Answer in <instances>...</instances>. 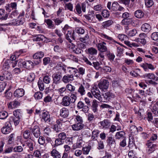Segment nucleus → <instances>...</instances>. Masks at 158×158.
<instances>
[{"label": "nucleus", "instance_id": "obj_1", "mask_svg": "<svg viewBox=\"0 0 158 158\" xmlns=\"http://www.w3.org/2000/svg\"><path fill=\"white\" fill-rule=\"evenodd\" d=\"M87 3H88V2L86 1L82 3L81 5L79 3H77L75 6L74 10L75 13L79 16H81L82 14L81 9L83 12H85Z\"/></svg>", "mask_w": 158, "mask_h": 158}, {"label": "nucleus", "instance_id": "obj_2", "mask_svg": "<svg viewBox=\"0 0 158 158\" xmlns=\"http://www.w3.org/2000/svg\"><path fill=\"white\" fill-rule=\"evenodd\" d=\"M25 22V19L23 17H18L16 19H13L11 22L6 24L7 26H17L23 25Z\"/></svg>", "mask_w": 158, "mask_h": 158}, {"label": "nucleus", "instance_id": "obj_3", "mask_svg": "<svg viewBox=\"0 0 158 158\" xmlns=\"http://www.w3.org/2000/svg\"><path fill=\"white\" fill-rule=\"evenodd\" d=\"M90 85L89 83L86 82H83L82 84L79 85L78 89V92L81 96H82L85 94V89H88Z\"/></svg>", "mask_w": 158, "mask_h": 158}, {"label": "nucleus", "instance_id": "obj_4", "mask_svg": "<svg viewBox=\"0 0 158 158\" xmlns=\"http://www.w3.org/2000/svg\"><path fill=\"white\" fill-rule=\"evenodd\" d=\"M85 18L89 22L94 23L96 21L95 14L93 10L89 11L88 14L84 15Z\"/></svg>", "mask_w": 158, "mask_h": 158}, {"label": "nucleus", "instance_id": "obj_5", "mask_svg": "<svg viewBox=\"0 0 158 158\" xmlns=\"http://www.w3.org/2000/svg\"><path fill=\"white\" fill-rule=\"evenodd\" d=\"M102 96V101L103 102H107L112 99L114 98L115 97V95L113 93L110 92H107L103 94Z\"/></svg>", "mask_w": 158, "mask_h": 158}, {"label": "nucleus", "instance_id": "obj_6", "mask_svg": "<svg viewBox=\"0 0 158 158\" xmlns=\"http://www.w3.org/2000/svg\"><path fill=\"white\" fill-rule=\"evenodd\" d=\"M109 82L108 81L102 79L98 84L99 88L102 91H106L108 88Z\"/></svg>", "mask_w": 158, "mask_h": 158}, {"label": "nucleus", "instance_id": "obj_7", "mask_svg": "<svg viewBox=\"0 0 158 158\" xmlns=\"http://www.w3.org/2000/svg\"><path fill=\"white\" fill-rule=\"evenodd\" d=\"M97 52V50L93 47L89 48L86 50V53L89 55V58L90 60H92L95 58L94 56L96 55Z\"/></svg>", "mask_w": 158, "mask_h": 158}, {"label": "nucleus", "instance_id": "obj_8", "mask_svg": "<svg viewBox=\"0 0 158 158\" xmlns=\"http://www.w3.org/2000/svg\"><path fill=\"white\" fill-rule=\"evenodd\" d=\"M106 43L103 41H99L96 44V46L99 51L101 52H106L108 51Z\"/></svg>", "mask_w": 158, "mask_h": 158}, {"label": "nucleus", "instance_id": "obj_9", "mask_svg": "<svg viewBox=\"0 0 158 158\" xmlns=\"http://www.w3.org/2000/svg\"><path fill=\"white\" fill-rule=\"evenodd\" d=\"M52 77L53 84H55L56 85L58 84L61 82V79L62 77V74L58 72L55 73L52 75Z\"/></svg>", "mask_w": 158, "mask_h": 158}, {"label": "nucleus", "instance_id": "obj_10", "mask_svg": "<svg viewBox=\"0 0 158 158\" xmlns=\"http://www.w3.org/2000/svg\"><path fill=\"white\" fill-rule=\"evenodd\" d=\"M2 132L5 134H7L11 131V126L10 122H7L1 129Z\"/></svg>", "mask_w": 158, "mask_h": 158}, {"label": "nucleus", "instance_id": "obj_11", "mask_svg": "<svg viewBox=\"0 0 158 158\" xmlns=\"http://www.w3.org/2000/svg\"><path fill=\"white\" fill-rule=\"evenodd\" d=\"M146 145L148 147L146 151L148 154H150L153 152L155 150L156 148L157 147L156 144H153L150 142V140L148 141Z\"/></svg>", "mask_w": 158, "mask_h": 158}, {"label": "nucleus", "instance_id": "obj_12", "mask_svg": "<svg viewBox=\"0 0 158 158\" xmlns=\"http://www.w3.org/2000/svg\"><path fill=\"white\" fill-rule=\"evenodd\" d=\"M30 130L35 137L38 138L40 136V131L39 126H35L33 128H30Z\"/></svg>", "mask_w": 158, "mask_h": 158}, {"label": "nucleus", "instance_id": "obj_13", "mask_svg": "<svg viewBox=\"0 0 158 158\" xmlns=\"http://www.w3.org/2000/svg\"><path fill=\"white\" fill-rule=\"evenodd\" d=\"M42 118L45 122L49 123L50 124H52L53 121L50 117V115L47 111L43 112L42 114Z\"/></svg>", "mask_w": 158, "mask_h": 158}, {"label": "nucleus", "instance_id": "obj_14", "mask_svg": "<svg viewBox=\"0 0 158 158\" xmlns=\"http://www.w3.org/2000/svg\"><path fill=\"white\" fill-rule=\"evenodd\" d=\"M25 90L22 88H18L16 89L14 93V96L17 98L22 97L25 94Z\"/></svg>", "mask_w": 158, "mask_h": 158}, {"label": "nucleus", "instance_id": "obj_15", "mask_svg": "<svg viewBox=\"0 0 158 158\" xmlns=\"http://www.w3.org/2000/svg\"><path fill=\"white\" fill-rule=\"evenodd\" d=\"M65 38L69 43H71L72 41L71 39L75 40L74 33V32L73 31V32H72L71 30H68L67 33L65 35Z\"/></svg>", "mask_w": 158, "mask_h": 158}, {"label": "nucleus", "instance_id": "obj_16", "mask_svg": "<svg viewBox=\"0 0 158 158\" xmlns=\"http://www.w3.org/2000/svg\"><path fill=\"white\" fill-rule=\"evenodd\" d=\"M74 80V75L73 74H67L63 76L62 81L65 83H68Z\"/></svg>", "mask_w": 158, "mask_h": 158}, {"label": "nucleus", "instance_id": "obj_17", "mask_svg": "<svg viewBox=\"0 0 158 158\" xmlns=\"http://www.w3.org/2000/svg\"><path fill=\"white\" fill-rule=\"evenodd\" d=\"M100 124V127L102 128L107 129L109 128L111 125V123L108 119H104L99 123Z\"/></svg>", "mask_w": 158, "mask_h": 158}, {"label": "nucleus", "instance_id": "obj_18", "mask_svg": "<svg viewBox=\"0 0 158 158\" xmlns=\"http://www.w3.org/2000/svg\"><path fill=\"white\" fill-rule=\"evenodd\" d=\"M98 34L102 38L111 41L112 44H113L114 43H116L119 44H120V43L113 39L112 37L109 36L104 33L101 32H98Z\"/></svg>", "mask_w": 158, "mask_h": 158}, {"label": "nucleus", "instance_id": "obj_19", "mask_svg": "<svg viewBox=\"0 0 158 158\" xmlns=\"http://www.w3.org/2000/svg\"><path fill=\"white\" fill-rule=\"evenodd\" d=\"M71 103L69 97L65 96L62 99V105L64 106H68L70 105Z\"/></svg>", "mask_w": 158, "mask_h": 158}, {"label": "nucleus", "instance_id": "obj_20", "mask_svg": "<svg viewBox=\"0 0 158 158\" xmlns=\"http://www.w3.org/2000/svg\"><path fill=\"white\" fill-rule=\"evenodd\" d=\"M69 114V110L66 108H63L60 110V115L63 118H66L68 117Z\"/></svg>", "mask_w": 158, "mask_h": 158}, {"label": "nucleus", "instance_id": "obj_21", "mask_svg": "<svg viewBox=\"0 0 158 158\" xmlns=\"http://www.w3.org/2000/svg\"><path fill=\"white\" fill-rule=\"evenodd\" d=\"M93 95L96 98L98 99L99 101L102 102V96H101L100 94V91L96 88H94V92L93 93Z\"/></svg>", "mask_w": 158, "mask_h": 158}, {"label": "nucleus", "instance_id": "obj_22", "mask_svg": "<svg viewBox=\"0 0 158 158\" xmlns=\"http://www.w3.org/2000/svg\"><path fill=\"white\" fill-rule=\"evenodd\" d=\"M84 126L82 123H76L72 125V128L73 131H78L82 129Z\"/></svg>", "mask_w": 158, "mask_h": 158}, {"label": "nucleus", "instance_id": "obj_23", "mask_svg": "<svg viewBox=\"0 0 158 158\" xmlns=\"http://www.w3.org/2000/svg\"><path fill=\"white\" fill-rule=\"evenodd\" d=\"M144 77L148 79L152 80L155 81H158V77L153 73H146L144 75Z\"/></svg>", "mask_w": 158, "mask_h": 158}, {"label": "nucleus", "instance_id": "obj_24", "mask_svg": "<svg viewBox=\"0 0 158 158\" xmlns=\"http://www.w3.org/2000/svg\"><path fill=\"white\" fill-rule=\"evenodd\" d=\"M33 63L30 60L25 61L24 68L28 70H31L34 67Z\"/></svg>", "mask_w": 158, "mask_h": 158}, {"label": "nucleus", "instance_id": "obj_25", "mask_svg": "<svg viewBox=\"0 0 158 158\" xmlns=\"http://www.w3.org/2000/svg\"><path fill=\"white\" fill-rule=\"evenodd\" d=\"M141 67H142L145 71H147L148 70V69L153 70L155 69L154 66L151 64H148L147 63H143L141 65Z\"/></svg>", "mask_w": 158, "mask_h": 158}, {"label": "nucleus", "instance_id": "obj_26", "mask_svg": "<svg viewBox=\"0 0 158 158\" xmlns=\"http://www.w3.org/2000/svg\"><path fill=\"white\" fill-rule=\"evenodd\" d=\"M51 156L53 158H61V153L56 149H53L50 152Z\"/></svg>", "mask_w": 158, "mask_h": 158}, {"label": "nucleus", "instance_id": "obj_27", "mask_svg": "<svg viewBox=\"0 0 158 158\" xmlns=\"http://www.w3.org/2000/svg\"><path fill=\"white\" fill-rule=\"evenodd\" d=\"M141 29L143 31L148 33L151 30V27L150 24L147 23H145L142 25Z\"/></svg>", "mask_w": 158, "mask_h": 158}, {"label": "nucleus", "instance_id": "obj_28", "mask_svg": "<svg viewBox=\"0 0 158 158\" xmlns=\"http://www.w3.org/2000/svg\"><path fill=\"white\" fill-rule=\"evenodd\" d=\"M44 22L47 25L48 28L50 29H54L56 28V26L52 21L50 19H45Z\"/></svg>", "mask_w": 158, "mask_h": 158}, {"label": "nucleus", "instance_id": "obj_29", "mask_svg": "<svg viewBox=\"0 0 158 158\" xmlns=\"http://www.w3.org/2000/svg\"><path fill=\"white\" fill-rule=\"evenodd\" d=\"M20 102L16 100L9 102L8 104V107L9 108H15L20 105Z\"/></svg>", "mask_w": 158, "mask_h": 158}, {"label": "nucleus", "instance_id": "obj_30", "mask_svg": "<svg viewBox=\"0 0 158 158\" xmlns=\"http://www.w3.org/2000/svg\"><path fill=\"white\" fill-rule=\"evenodd\" d=\"M8 14L5 13V11L3 9H0V19L6 20L8 17Z\"/></svg>", "mask_w": 158, "mask_h": 158}, {"label": "nucleus", "instance_id": "obj_31", "mask_svg": "<svg viewBox=\"0 0 158 158\" xmlns=\"http://www.w3.org/2000/svg\"><path fill=\"white\" fill-rule=\"evenodd\" d=\"M125 135V132L122 131H119L116 133L115 135V137L116 139H123L125 138L124 137Z\"/></svg>", "mask_w": 158, "mask_h": 158}, {"label": "nucleus", "instance_id": "obj_32", "mask_svg": "<svg viewBox=\"0 0 158 158\" xmlns=\"http://www.w3.org/2000/svg\"><path fill=\"white\" fill-rule=\"evenodd\" d=\"M64 15L61 16V17L54 19L53 20L55 23V25H59L64 20Z\"/></svg>", "mask_w": 158, "mask_h": 158}, {"label": "nucleus", "instance_id": "obj_33", "mask_svg": "<svg viewBox=\"0 0 158 158\" xmlns=\"http://www.w3.org/2000/svg\"><path fill=\"white\" fill-rule=\"evenodd\" d=\"M106 52V55L107 59L111 62L113 61L115 57L114 54L111 52L109 51H107Z\"/></svg>", "mask_w": 158, "mask_h": 158}, {"label": "nucleus", "instance_id": "obj_34", "mask_svg": "<svg viewBox=\"0 0 158 158\" xmlns=\"http://www.w3.org/2000/svg\"><path fill=\"white\" fill-rule=\"evenodd\" d=\"M113 21L111 20H109L103 22L102 23V26L104 28H107L111 26L113 23Z\"/></svg>", "mask_w": 158, "mask_h": 158}, {"label": "nucleus", "instance_id": "obj_35", "mask_svg": "<svg viewBox=\"0 0 158 158\" xmlns=\"http://www.w3.org/2000/svg\"><path fill=\"white\" fill-rule=\"evenodd\" d=\"M43 82L47 84L50 83L51 81V76L48 73H46L43 77Z\"/></svg>", "mask_w": 158, "mask_h": 158}, {"label": "nucleus", "instance_id": "obj_36", "mask_svg": "<svg viewBox=\"0 0 158 158\" xmlns=\"http://www.w3.org/2000/svg\"><path fill=\"white\" fill-rule=\"evenodd\" d=\"M98 106V101L95 99L93 100L91 106V109L94 113H95L97 111Z\"/></svg>", "mask_w": 158, "mask_h": 158}, {"label": "nucleus", "instance_id": "obj_37", "mask_svg": "<svg viewBox=\"0 0 158 158\" xmlns=\"http://www.w3.org/2000/svg\"><path fill=\"white\" fill-rule=\"evenodd\" d=\"M134 15L136 18L140 19L143 17L144 13L142 10H139L135 12Z\"/></svg>", "mask_w": 158, "mask_h": 158}, {"label": "nucleus", "instance_id": "obj_38", "mask_svg": "<svg viewBox=\"0 0 158 158\" xmlns=\"http://www.w3.org/2000/svg\"><path fill=\"white\" fill-rule=\"evenodd\" d=\"M107 144L110 147L112 146L113 145H114L115 143V139L111 137H108L106 140Z\"/></svg>", "mask_w": 158, "mask_h": 158}, {"label": "nucleus", "instance_id": "obj_39", "mask_svg": "<svg viewBox=\"0 0 158 158\" xmlns=\"http://www.w3.org/2000/svg\"><path fill=\"white\" fill-rule=\"evenodd\" d=\"M10 60H6L2 63V69L6 70H7L10 67Z\"/></svg>", "mask_w": 158, "mask_h": 158}, {"label": "nucleus", "instance_id": "obj_40", "mask_svg": "<svg viewBox=\"0 0 158 158\" xmlns=\"http://www.w3.org/2000/svg\"><path fill=\"white\" fill-rule=\"evenodd\" d=\"M44 55V52H38L33 56V57L34 59H40L43 57Z\"/></svg>", "mask_w": 158, "mask_h": 158}, {"label": "nucleus", "instance_id": "obj_41", "mask_svg": "<svg viewBox=\"0 0 158 158\" xmlns=\"http://www.w3.org/2000/svg\"><path fill=\"white\" fill-rule=\"evenodd\" d=\"M34 37L33 39L34 41H43L44 38H47L44 35H39L34 36Z\"/></svg>", "mask_w": 158, "mask_h": 158}, {"label": "nucleus", "instance_id": "obj_42", "mask_svg": "<svg viewBox=\"0 0 158 158\" xmlns=\"http://www.w3.org/2000/svg\"><path fill=\"white\" fill-rule=\"evenodd\" d=\"M77 93L76 92L70 93V96L69 97L71 103H74L77 99Z\"/></svg>", "mask_w": 158, "mask_h": 158}, {"label": "nucleus", "instance_id": "obj_43", "mask_svg": "<svg viewBox=\"0 0 158 158\" xmlns=\"http://www.w3.org/2000/svg\"><path fill=\"white\" fill-rule=\"evenodd\" d=\"M15 135L14 133H12L9 135L7 142L8 144L13 145L14 144L15 141Z\"/></svg>", "mask_w": 158, "mask_h": 158}, {"label": "nucleus", "instance_id": "obj_44", "mask_svg": "<svg viewBox=\"0 0 158 158\" xmlns=\"http://www.w3.org/2000/svg\"><path fill=\"white\" fill-rule=\"evenodd\" d=\"M100 131L98 129H94L92 131L91 138L93 140H97L96 138L98 137Z\"/></svg>", "mask_w": 158, "mask_h": 158}, {"label": "nucleus", "instance_id": "obj_45", "mask_svg": "<svg viewBox=\"0 0 158 158\" xmlns=\"http://www.w3.org/2000/svg\"><path fill=\"white\" fill-rule=\"evenodd\" d=\"M67 71L71 74H75L77 73V69L73 67H67Z\"/></svg>", "mask_w": 158, "mask_h": 158}, {"label": "nucleus", "instance_id": "obj_46", "mask_svg": "<svg viewBox=\"0 0 158 158\" xmlns=\"http://www.w3.org/2000/svg\"><path fill=\"white\" fill-rule=\"evenodd\" d=\"M26 145L29 148L28 150L32 151L34 148L33 143L32 141L28 140L26 143Z\"/></svg>", "mask_w": 158, "mask_h": 158}, {"label": "nucleus", "instance_id": "obj_47", "mask_svg": "<svg viewBox=\"0 0 158 158\" xmlns=\"http://www.w3.org/2000/svg\"><path fill=\"white\" fill-rule=\"evenodd\" d=\"M130 131L132 135H136L138 133L137 128L135 125H132L130 127Z\"/></svg>", "mask_w": 158, "mask_h": 158}, {"label": "nucleus", "instance_id": "obj_48", "mask_svg": "<svg viewBox=\"0 0 158 158\" xmlns=\"http://www.w3.org/2000/svg\"><path fill=\"white\" fill-rule=\"evenodd\" d=\"M83 143V140L80 137L78 139L76 145L74 144L73 145V147L74 149L76 148H80L82 146Z\"/></svg>", "mask_w": 158, "mask_h": 158}, {"label": "nucleus", "instance_id": "obj_49", "mask_svg": "<svg viewBox=\"0 0 158 158\" xmlns=\"http://www.w3.org/2000/svg\"><path fill=\"white\" fill-rule=\"evenodd\" d=\"M20 55L21 53L19 52H16L11 55L10 60L11 61H15L16 58H18Z\"/></svg>", "mask_w": 158, "mask_h": 158}, {"label": "nucleus", "instance_id": "obj_50", "mask_svg": "<svg viewBox=\"0 0 158 158\" xmlns=\"http://www.w3.org/2000/svg\"><path fill=\"white\" fill-rule=\"evenodd\" d=\"M127 30H126V31L127 33V35L130 36H133L135 35L137 33V31L135 29H133L129 31H127L128 29L126 28Z\"/></svg>", "mask_w": 158, "mask_h": 158}, {"label": "nucleus", "instance_id": "obj_51", "mask_svg": "<svg viewBox=\"0 0 158 158\" xmlns=\"http://www.w3.org/2000/svg\"><path fill=\"white\" fill-rule=\"evenodd\" d=\"M73 31L74 34L76 33L82 35L85 33V30L81 27H77Z\"/></svg>", "mask_w": 158, "mask_h": 158}, {"label": "nucleus", "instance_id": "obj_52", "mask_svg": "<svg viewBox=\"0 0 158 158\" xmlns=\"http://www.w3.org/2000/svg\"><path fill=\"white\" fill-rule=\"evenodd\" d=\"M66 89L70 92V93L74 92L75 87L70 84H68L66 86Z\"/></svg>", "mask_w": 158, "mask_h": 158}, {"label": "nucleus", "instance_id": "obj_53", "mask_svg": "<svg viewBox=\"0 0 158 158\" xmlns=\"http://www.w3.org/2000/svg\"><path fill=\"white\" fill-rule=\"evenodd\" d=\"M68 123V122L67 121H63V119L62 118H59L57 119L56 121L57 127H58V126L60 127V125L62 126L64 124V123Z\"/></svg>", "mask_w": 158, "mask_h": 158}, {"label": "nucleus", "instance_id": "obj_54", "mask_svg": "<svg viewBox=\"0 0 158 158\" xmlns=\"http://www.w3.org/2000/svg\"><path fill=\"white\" fill-rule=\"evenodd\" d=\"M31 133L30 130H26L23 132V137L24 139H27L30 138Z\"/></svg>", "mask_w": 158, "mask_h": 158}, {"label": "nucleus", "instance_id": "obj_55", "mask_svg": "<svg viewBox=\"0 0 158 158\" xmlns=\"http://www.w3.org/2000/svg\"><path fill=\"white\" fill-rule=\"evenodd\" d=\"M132 19H123L121 22V24L123 25L128 26L131 22Z\"/></svg>", "mask_w": 158, "mask_h": 158}, {"label": "nucleus", "instance_id": "obj_56", "mask_svg": "<svg viewBox=\"0 0 158 158\" xmlns=\"http://www.w3.org/2000/svg\"><path fill=\"white\" fill-rule=\"evenodd\" d=\"M91 148V146L89 145L88 146L83 147L82 149L83 153L84 155L88 154Z\"/></svg>", "mask_w": 158, "mask_h": 158}, {"label": "nucleus", "instance_id": "obj_57", "mask_svg": "<svg viewBox=\"0 0 158 158\" xmlns=\"http://www.w3.org/2000/svg\"><path fill=\"white\" fill-rule=\"evenodd\" d=\"M20 118L16 117H11L10 120H12L14 125L16 126L19 124L20 122Z\"/></svg>", "mask_w": 158, "mask_h": 158}, {"label": "nucleus", "instance_id": "obj_58", "mask_svg": "<svg viewBox=\"0 0 158 158\" xmlns=\"http://www.w3.org/2000/svg\"><path fill=\"white\" fill-rule=\"evenodd\" d=\"M8 116V113L5 111H0V119H6Z\"/></svg>", "mask_w": 158, "mask_h": 158}, {"label": "nucleus", "instance_id": "obj_59", "mask_svg": "<svg viewBox=\"0 0 158 158\" xmlns=\"http://www.w3.org/2000/svg\"><path fill=\"white\" fill-rule=\"evenodd\" d=\"M38 85L40 91H43L44 89V82L41 80H38Z\"/></svg>", "mask_w": 158, "mask_h": 158}, {"label": "nucleus", "instance_id": "obj_60", "mask_svg": "<svg viewBox=\"0 0 158 158\" xmlns=\"http://www.w3.org/2000/svg\"><path fill=\"white\" fill-rule=\"evenodd\" d=\"M3 75L5 79L10 80L12 78V74L8 71H6L4 73Z\"/></svg>", "mask_w": 158, "mask_h": 158}, {"label": "nucleus", "instance_id": "obj_61", "mask_svg": "<svg viewBox=\"0 0 158 158\" xmlns=\"http://www.w3.org/2000/svg\"><path fill=\"white\" fill-rule=\"evenodd\" d=\"M87 120L89 122H92L95 119L93 113H89L86 115Z\"/></svg>", "mask_w": 158, "mask_h": 158}, {"label": "nucleus", "instance_id": "obj_62", "mask_svg": "<svg viewBox=\"0 0 158 158\" xmlns=\"http://www.w3.org/2000/svg\"><path fill=\"white\" fill-rule=\"evenodd\" d=\"M89 38V36L88 34H87L85 35L84 37H80L79 39V40L81 42L87 44Z\"/></svg>", "mask_w": 158, "mask_h": 158}, {"label": "nucleus", "instance_id": "obj_63", "mask_svg": "<svg viewBox=\"0 0 158 158\" xmlns=\"http://www.w3.org/2000/svg\"><path fill=\"white\" fill-rule=\"evenodd\" d=\"M118 38L121 41L127 40L128 39V37L127 35L122 34H119L118 36Z\"/></svg>", "mask_w": 158, "mask_h": 158}, {"label": "nucleus", "instance_id": "obj_64", "mask_svg": "<svg viewBox=\"0 0 158 158\" xmlns=\"http://www.w3.org/2000/svg\"><path fill=\"white\" fill-rule=\"evenodd\" d=\"M151 111L155 116H158V107L156 106H153L151 109Z\"/></svg>", "mask_w": 158, "mask_h": 158}]
</instances>
